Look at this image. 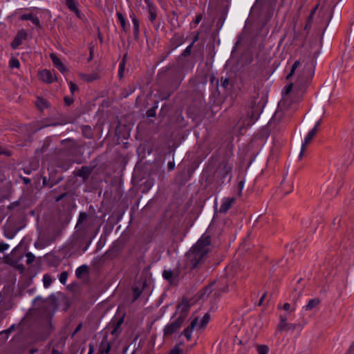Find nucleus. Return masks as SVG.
Segmentation results:
<instances>
[{
    "label": "nucleus",
    "mask_w": 354,
    "mask_h": 354,
    "mask_svg": "<svg viewBox=\"0 0 354 354\" xmlns=\"http://www.w3.org/2000/svg\"><path fill=\"white\" fill-rule=\"evenodd\" d=\"M33 305L37 308L39 313L42 315L41 339L46 340L54 330L51 319L57 308V299L53 295L46 299L38 296L34 299Z\"/></svg>",
    "instance_id": "f257e3e1"
},
{
    "label": "nucleus",
    "mask_w": 354,
    "mask_h": 354,
    "mask_svg": "<svg viewBox=\"0 0 354 354\" xmlns=\"http://www.w3.org/2000/svg\"><path fill=\"white\" fill-rule=\"evenodd\" d=\"M211 251V236L205 233L195 245L186 253L185 266L189 270H194L203 264Z\"/></svg>",
    "instance_id": "f03ea898"
},
{
    "label": "nucleus",
    "mask_w": 354,
    "mask_h": 354,
    "mask_svg": "<svg viewBox=\"0 0 354 354\" xmlns=\"http://www.w3.org/2000/svg\"><path fill=\"white\" fill-rule=\"evenodd\" d=\"M97 216L93 213H86L81 212L75 225L77 238L82 237L86 242V245L82 248L85 252L90 245L96 232L95 230V221Z\"/></svg>",
    "instance_id": "7ed1b4c3"
},
{
    "label": "nucleus",
    "mask_w": 354,
    "mask_h": 354,
    "mask_svg": "<svg viewBox=\"0 0 354 354\" xmlns=\"http://www.w3.org/2000/svg\"><path fill=\"white\" fill-rule=\"evenodd\" d=\"M184 78V73L182 70H177L174 71L171 77L168 80L169 88L173 91L178 89Z\"/></svg>",
    "instance_id": "20e7f679"
},
{
    "label": "nucleus",
    "mask_w": 354,
    "mask_h": 354,
    "mask_svg": "<svg viewBox=\"0 0 354 354\" xmlns=\"http://www.w3.org/2000/svg\"><path fill=\"white\" fill-rule=\"evenodd\" d=\"M184 322L177 318L174 322L167 324L164 328V336H170L178 331L182 326Z\"/></svg>",
    "instance_id": "39448f33"
},
{
    "label": "nucleus",
    "mask_w": 354,
    "mask_h": 354,
    "mask_svg": "<svg viewBox=\"0 0 354 354\" xmlns=\"http://www.w3.org/2000/svg\"><path fill=\"white\" fill-rule=\"evenodd\" d=\"M147 286V282L146 279H139L135 286H133V302L136 299L142 294V291L145 290V288Z\"/></svg>",
    "instance_id": "423d86ee"
},
{
    "label": "nucleus",
    "mask_w": 354,
    "mask_h": 354,
    "mask_svg": "<svg viewBox=\"0 0 354 354\" xmlns=\"http://www.w3.org/2000/svg\"><path fill=\"white\" fill-rule=\"evenodd\" d=\"M27 37L28 35L24 30L18 31L11 43V47L13 49H17L22 44V41L27 39Z\"/></svg>",
    "instance_id": "0eeeda50"
},
{
    "label": "nucleus",
    "mask_w": 354,
    "mask_h": 354,
    "mask_svg": "<svg viewBox=\"0 0 354 354\" xmlns=\"http://www.w3.org/2000/svg\"><path fill=\"white\" fill-rule=\"evenodd\" d=\"M62 145L64 147V150L66 153L74 155L77 149V145L76 142L72 139L64 140L62 142Z\"/></svg>",
    "instance_id": "6e6552de"
},
{
    "label": "nucleus",
    "mask_w": 354,
    "mask_h": 354,
    "mask_svg": "<svg viewBox=\"0 0 354 354\" xmlns=\"http://www.w3.org/2000/svg\"><path fill=\"white\" fill-rule=\"evenodd\" d=\"M190 305L187 301L183 300L180 304L178 305L177 310H180V315L178 317L179 319L185 322L187 317Z\"/></svg>",
    "instance_id": "1a4fd4ad"
},
{
    "label": "nucleus",
    "mask_w": 354,
    "mask_h": 354,
    "mask_svg": "<svg viewBox=\"0 0 354 354\" xmlns=\"http://www.w3.org/2000/svg\"><path fill=\"white\" fill-rule=\"evenodd\" d=\"M316 133H317L316 129H311L308 132V133L307 134V136L305 138L304 142L302 143L301 149V152H300V154H299V158H301V157H302V156L304 154V152L306 150V148L307 145L308 144H310V142L313 139V138L315 137Z\"/></svg>",
    "instance_id": "9d476101"
},
{
    "label": "nucleus",
    "mask_w": 354,
    "mask_h": 354,
    "mask_svg": "<svg viewBox=\"0 0 354 354\" xmlns=\"http://www.w3.org/2000/svg\"><path fill=\"white\" fill-rule=\"evenodd\" d=\"M92 171L93 169L91 167L83 166L75 172V176L81 177L84 181H86L92 173Z\"/></svg>",
    "instance_id": "9b49d317"
},
{
    "label": "nucleus",
    "mask_w": 354,
    "mask_h": 354,
    "mask_svg": "<svg viewBox=\"0 0 354 354\" xmlns=\"http://www.w3.org/2000/svg\"><path fill=\"white\" fill-rule=\"evenodd\" d=\"M232 169V162L230 159H224L220 164L219 169L224 176L230 174Z\"/></svg>",
    "instance_id": "f8f14e48"
},
{
    "label": "nucleus",
    "mask_w": 354,
    "mask_h": 354,
    "mask_svg": "<svg viewBox=\"0 0 354 354\" xmlns=\"http://www.w3.org/2000/svg\"><path fill=\"white\" fill-rule=\"evenodd\" d=\"M65 3L67 8L75 12L77 17H81V12L78 9V2L76 0H65Z\"/></svg>",
    "instance_id": "ddd939ff"
},
{
    "label": "nucleus",
    "mask_w": 354,
    "mask_h": 354,
    "mask_svg": "<svg viewBox=\"0 0 354 354\" xmlns=\"http://www.w3.org/2000/svg\"><path fill=\"white\" fill-rule=\"evenodd\" d=\"M234 201H235L234 198H225L223 200L219 212L221 213L227 212L231 208V207Z\"/></svg>",
    "instance_id": "4468645a"
},
{
    "label": "nucleus",
    "mask_w": 354,
    "mask_h": 354,
    "mask_svg": "<svg viewBox=\"0 0 354 354\" xmlns=\"http://www.w3.org/2000/svg\"><path fill=\"white\" fill-rule=\"evenodd\" d=\"M50 57L53 64L57 67L58 70H59L62 73H64L66 71H67V69L64 64L55 54L51 53Z\"/></svg>",
    "instance_id": "2eb2a0df"
},
{
    "label": "nucleus",
    "mask_w": 354,
    "mask_h": 354,
    "mask_svg": "<svg viewBox=\"0 0 354 354\" xmlns=\"http://www.w3.org/2000/svg\"><path fill=\"white\" fill-rule=\"evenodd\" d=\"M53 242V240H46V234H41L39 236L38 240L35 243V246L37 248L41 249L50 245Z\"/></svg>",
    "instance_id": "dca6fc26"
},
{
    "label": "nucleus",
    "mask_w": 354,
    "mask_h": 354,
    "mask_svg": "<svg viewBox=\"0 0 354 354\" xmlns=\"http://www.w3.org/2000/svg\"><path fill=\"white\" fill-rule=\"evenodd\" d=\"M41 79L46 83H52L54 82V77L52 73L48 70H43L39 73Z\"/></svg>",
    "instance_id": "f3484780"
},
{
    "label": "nucleus",
    "mask_w": 354,
    "mask_h": 354,
    "mask_svg": "<svg viewBox=\"0 0 354 354\" xmlns=\"http://www.w3.org/2000/svg\"><path fill=\"white\" fill-rule=\"evenodd\" d=\"M62 179L63 177H59L57 180H55L54 178H47L46 176H44L42 178V183L44 186L52 187L55 185L59 183Z\"/></svg>",
    "instance_id": "a211bd4d"
},
{
    "label": "nucleus",
    "mask_w": 354,
    "mask_h": 354,
    "mask_svg": "<svg viewBox=\"0 0 354 354\" xmlns=\"http://www.w3.org/2000/svg\"><path fill=\"white\" fill-rule=\"evenodd\" d=\"M35 105L38 109L42 111L44 109L48 108L50 104L47 100L43 97H37L35 102Z\"/></svg>",
    "instance_id": "6ab92c4d"
},
{
    "label": "nucleus",
    "mask_w": 354,
    "mask_h": 354,
    "mask_svg": "<svg viewBox=\"0 0 354 354\" xmlns=\"http://www.w3.org/2000/svg\"><path fill=\"white\" fill-rule=\"evenodd\" d=\"M216 284L215 282H212V283H210L209 285H208L207 286H206L205 288H204V291H205V293L204 294H207V295H209V294H211L213 291H214V289L212 288L213 286H214ZM221 292L218 291L217 288H216L214 290V296L215 297H219L221 295Z\"/></svg>",
    "instance_id": "aec40b11"
},
{
    "label": "nucleus",
    "mask_w": 354,
    "mask_h": 354,
    "mask_svg": "<svg viewBox=\"0 0 354 354\" xmlns=\"http://www.w3.org/2000/svg\"><path fill=\"white\" fill-rule=\"evenodd\" d=\"M259 116V110H257V109H255V110L252 109V113H251V115H250V121L247 124H240V127H248V126L252 125L258 119Z\"/></svg>",
    "instance_id": "412c9836"
},
{
    "label": "nucleus",
    "mask_w": 354,
    "mask_h": 354,
    "mask_svg": "<svg viewBox=\"0 0 354 354\" xmlns=\"http://www.w3.org/2000/svg\"><path fill=\"white\" fill-rule=\"evenodd\" d=\"M88 273V267L86 265H82L77 268L75 271V275L78 279H81L83 275Z\"/></svg>",
    "instance_id": "4be33fe9"
},
{
    "label": "nucleus",
    "mask_w": 354,
    "mask_h": 354,
    "mask_svg": "<svg viewBox=\"0 0 354 354\" xmlns=\"http://www.w3.org/2000/svg\"><path fill=\"white\" fill-rule=\"evenodd\" d=\"M82 133L84 138L91 139L93 138V133L92 131V129L88 125H84L81 127Z\"/></svg>",
    "instance_id": "5701e85b"
},
{
    "label": "nucleus",
    "mask_w": 354,
    "mask_h": 354,
    "mask_svg": "<svg viewBox=\"0 0 354 354\" xmlns=\"http://www.w3.org/2000/svg\"><path fill=\"white\" fill-rule=\"evenodd\" d=\"M124 322V315L118 319L116 322H114L112 323V325L113 326V329L111 331L112 335H116L118 333V330L121 326V325Z\"/></svg>",
    "instance_id": "b1692460"
},
{
    "label": "nucleus",
    "mask_w": 354,
    "mask_h": 354,
    "mask_svg": "<svg viewBox=\"0 0 354 354\" xmlns=\"http://www.w3.org/2000/svg\"><path fill=\"white\" fill-rule=\"evenodd\" d=\"M100 346H102L104 353L105 354H109L111 348V344L108 342L106 337L102 339Z\"/></svg>",
    "instance_id": "393cba45"
},
{
    "label": "nucleus",
    "mask_w": 354,
    "mask_h": 354,
    "mask_svg": "<svg viewBox=\"0 0 354 354\" xmlns=\"http://www.w3.org/2000/svg\"><path fill=\"white\" fill-rule=\"evenodd\" d=\"M241 59L243 61V65H248L252 62L253 57L251 53L247 52L242 55Z\"/></svg>",
    "instance_id": "a878e982"
},
{
    "label": "nucleus",
    "mask_w": 354,
    "mask_h": 354,
    "mask_svg": "<svg viewBox=\"0 0 354 354\" xmlns=\"http://www.w3.org/2000/svg\"><path fill=\"white\" fill-rule=\"evenodd\" d=\"M320 304V300L318 298L310 299L308 304L306 306V310H310L317 306Z\"/></svg>",
    "instance_id": "bb28decb"
},
{
    "label": "nucleus",
    "mask_w": 354,
    "mask_h": 354,
    "mask_svg": "<svg viewBox=\"0 0 354 354\" xmlns=\"http://www.w3.org/2000/svg\"><path fill=\"white\" fill-rule=\"evenodd\" d=\"M132 22L133 25V35L135 38L137 39L139 35V20L136 18H133Z\"/></svg>",
    "instance_id": "cd10ccee"
},
{
    "label": "nucleus",
    "mask_w": 354,
    "mask_h": 354,
    "mask_svg": "<svg viewBox=\"0 0 354 354\" xmlns=\"http://www.w3.org/2000/svg\"><path fill=\"white\" fill-rule=\"evenodd\" d=\"M171 44L176 48L183 42V38L181 36L175 35L171 39Z\"/></svg>",
    "instance_id": "c85d7f7f"
},
{
    "label": "nucleus",
    "mask_w": 354,
    "mask_h": 354,
    "mask_svg": "<svg viewBox=\"0 0 354 354\" xmlns=\"http://www.w3.org/2000/svg\"><path fill=\"white\" fill-rule=\"evenodd\" d=\"M221 86L225 89V90H230V88L232 87V83L230 82L229 79L225 77H221Z\"/></svg>",
    "instance_id": "c756f323"
},
{
    "label": "nucleus",
    "mask_w": 354,
    "mask_h": 354,
    "mask_svg": "<svg viewBox=\"0 0 354 354\" xmlns=\"http://www.w3.org/2000/svg\"><path fill=\"white\" fill-rule=\"evenodd\" d=\"M52 278L48 274H45L43 277V283L44 288H48L52 283Z\"/></svg>",
    "instance_id": "7c9ffc66"
},
{
    "label": "nucleus",
    "mask_w": 354,
    "mask_h": 354,
    "mask_svg": "<svg viewBox=\"0 0 354 354\" xmlns=\"http://www.w3.org/2000/svg\"><path fill=\"white\" fill-rule=\"evenodd\" d=\"M301 328V327L300 324L287 323L286 331V332L290 331V330L293 331L297 329L300 330Z\"/></svg>",
    "instance_id": "2f4dec72"
},
{
    "label": "nucleus",
    "mask_w": 354,
    "mask_h": 354,
    "mask_svg": "<svg viewBox=\"0 0 354 354\" xmlns=\"http://www.w3.org/2000/svg\"><path fill=\"white\" fill-rule=\"evenodd\" d=\"M145 3L147 6L148 12H153L157 10V7L155 6V4L152 2L151 0H144Z\"/></svg>",
    "instance_id": "473e14b6"
},
{
    "label": "nucleus",
    "mask_w": 354,
    "mask_h": 354,
    "mask_svg": "<svg viewBox=\"0 0 354 354\" xmlns=\"http://www.w3.org/2000/svg\"><path fill=\"white\" fill-rule=\"evenodd\" d=\"M210 320V315L209 313H206L204 315V316L203 317L201 321V323H200V326L201 328H204L206 326V325L207 324V323L209 322Z\"/></svg>",
    "instance_id": "72a5a7b5"
},
{
    "label": "nucleus",
    "mask_w": 354,
    "mask_h": 354,
    "mask_svg": "<svg viewBox=\"0 0 354 354\" xmlns=\"http://www.w3.org/2000/svg\"><path fill=\"white\" fill-rule=\"evenodd\" d=\"M157 108H158V102H156L155 103V105L152 108L147 110V111L146 113L147 116L149 118L155 117L156 116V111Z\"/></svg>",
    "instance_id": "f704fd0d"
},
{
    "label": "nucleus",
    "mask_w": 354,
    "mask_h": 354,
    "mask_svg": "<svg viewBox=\"0 0 354 354\" xmlns=\"http://www.w3.org/2000/svg\"><path fill=\"white\" fill-rule=\"evenodd\" d=\"M300 66V62L299 61H296L293 65L292 66V68H291V71L290 72V73L287 75L286 77V79L288 80L295 73V71L296 70V68Z\"/></svg>",
    "instance_id": "c9c22d12"
},
{
    "label": "nucleus",
    "mask_w": 354,
    "mask_h": 354,
    "mask_svg": "<svg viewBox=\"0 0 354 354\" xmlns=\"http://www.w3.org/2000/svg\"><path fill=\"white\" fill-rule=\"evenodd\" d=\"M316 9H317V8H315L311 10V12L306 20V24L305 29H306L308 26H311V24L313 23V15L315 13Z\"/></svg>",
    "instance_id": "e433bc0d"
},
{
    "label": "nucleus",
    "mask_w": 354,
    "mask_h": 354,
    "mask_svg": "<svg viewBox=\"0 0 354 354\" xmlns=\"http://www.w3.org/2000/svg\"><path fill=\"white\" fill-rule=\"evenodd\" d=\"M295 86V87H297L298 89H302L306 86V83L304 82V80L302 77H298Z\"/></svg>",
    "instance_id": "4c0bfd02"
},
{
    "label": "nucleus",
    "mask_w": 354,
    "mask_h": 354,
    "mask_svg": "<svg viewBox=\"0 0 354 354\" xmlns=\"http://www.w3.org/2000/svg\"><path fill=\"white\" fill-rule=\"evenodd\" d=\"M68 272H66V271L62 272L60 274L59 277L60 283H62L63 285H65L66 280L68 279Z\"/></svg>",
    "instance_id": "58836bf2"
},
{
    "label": "nucleus",
    "mask_w": 354,
    "mask_h": 354,
    "mask_svg": "<svg viewBox=\"0 0 354 354\" xmlns=\"http://www.w3.org/2000/svg\"><path fill=\"white\" fill-rule=\"evenodd\" d=\"M117 17H118V20L120 21V24H121V27L122 28V29L125 31V28H126V22H125V19L124 17H123L122 14L121 12H117Z\"/></svg>",
    "instance_id": "ea45409f"
},
{
    "label": "nucleus",
    "mask_w": 354,
    "mask_h": 354,
    "mask_svg": "<svg viewBox=\"0 0 354 354\" xmlns=\"http://www.w3.org/2000/svg\"><path fill=\"white\" fill-rule=\"evenodd\" d=\"M125 68L124 61H121L119 64L118 76L120 78H122L124 76V71Z\"/></svg>",
    "instance_id": "a19ab883"
},
{
    "label": "nucleus",
    "mask_w": 354,
    "mask_h": 354,
    "mask_svg": "<svg viewBox=\"0 0 354 354\" xmlns=\"http://www.w3.org/2000/svg\"><path fill=\"white\" fill-rule=\"evenodd\" d=\"M258 354H268V347L266 345H259L257 346Z\"/></svg>",
    "instance_id": "79ce46f5"
},
{
    "label": "nucleus",
    "mask_w": 354,
    "mask_h": 354,
    "mask_svg": "<svg viewBox=\"0 0 354 354\" xmlns=\"http://www.w3.org/2000/svg\"><path fill=\"white\" fill-rule=\"evenodd\" d=\"M162 277H164L165 279L169 281H171L173 272L171 270H164L162 273Z\"/></svg>",
    "instance_id": "37998d69"
},
{
    "label": "nucleus",
    "mask_w": 354,
    "mask_h": 354,
    "mask_svg": "<svg viewBox=\"0 0 354 354\" xmlns=\"http://www.w3.org/2000/svg\"><path fill=\"white\" fill-rule=\"evenodd\" d=\"M9 64L11 68H19L20 66L19 61L14 57L10 59Z\"/></svg>",
    "instance_id": "c03bdc74"
},
{
    "label": "nucleus",
    "mask_w": 354,
    "mask_h": 354,
    "mask_svg": "<svg viewBox=\"0 0 354 354\" xmlns=\"http://www.w3.org/2000/svg\"><path fill=\"white\" fill-rule=\"evenodd\" d=\"M26 264L27 265L31 264L35 261V257L31 252H27L26 254Z\"/></svg>",
    "instance_id": "a18cd8bd"
},
{
    "label": "nucleus",
    "mask_w": 354,
    "mask_h": 354,
    "mask_svg": "<svg viewBox=\"0 0 354 354\" xmlns=\"http://www.w3.org/2000/svg\"><path fill=\"white\" fill-rule=\"evenodd\" d=\"M192 329L187 327L186 328L184 329V330L182 333V334L186 337L188 341L190 340L192 338Z\"/></svg>",
    "instance_id": "49530a36"
},
{
    "label": "nucleus",
    "mask_w": 354,
    "mask_h": 354,
    "mask_svg": "<svg viewBox=\"0 0 354 354\" xmlns=\"http://www.w3.org/2000/svg\"><path fill=\"white\" fill-rule=\"evenodd\" d=\"M193 47V43H191L186 48L185 50L182 53L181 56L183 57H187L190 55L192 52V48Z\"/></svg>",
    "instance_id": "de8ad7c7"
},
{
    "label": "nucleus",
    "mask_w": 354,
    "mask_h": 354,
    "mask_svg": "<svg viewBox=\"0 0 354 354\" xmlns=\"http://www.w3.org/2000/svg\"><path fill=\"white\" fill-rule=\"evenodd\" d=\"M216 288L221 292H226L228 291V285L226 283H223L221 286H217Z\"/></svg>",
    "instance_id": "09e8293b"
},
{
    "label": "nucleus",
    "mask_w": 354,
    "mask_h": 354,
    "mask_svg": "<svg viewBox=\"0 0 354 354\" xmlns=\"http://www.w3.org/2000/svg\"><path fill=\"white\" fill-rule=\"evenodd\" d=\"M286 326H287V322H284V320H282V322H279V324H278V326H277V329H278L280 332L286 331Z\"/></svg>",
    "instance_id": "8fccbe9b"
},
{
    "label": "nucleus",
    "mask_w": 354,
    "mask_h": 354,
    "mask_svg": "<svg viewBox=\"0 0 354 354\" xmlns=\"http://www.w3.org/2000/svg\"><path fill=\"white\" fill-rule=\"evenodd\" d=\"M169 354H183V351L180 349L178 345H176L169 353Z\"/></svg>",
    "instance_id": "3c124183"
},
{
    "label": "nucleus",
    "mask_w": 354,
    "mask_h": 354,
    "mask_svg": "<svg viewBox=\"0 0 354 354\" xmlns=\"http://www.w3.org/2000/svg\"><path fill=\"white\" fill-rule=\"evenodd\" d=\"M64 103L67 106H70L71 104H72L74 102V99L73 97H68V96H66L64 97Z\"/></svg>",
    "instance_id": "603ef678"
},
{
    "label": "nucleus",
    "mask_w": 354,
    "mask_h": 354,
    "mask_svg": "<svg viewBox=\"0 0 354 354\" xmlns=\"http://www.w3.org/2000/svg\"><path fill=\"white\" fill-rule=\"evenodd\" d=\"M157 10L149 12V21L153 23L157 18Z\"/></svg>",
    "instance_id": "864d4df0"
},
{
    "label": "nucleus",
    "mask_w": 354,
    "mask_h": 354,
    "mask_svg": "<svg viewBox=\"0 0 354 354\" xmlns=\"http://www.w3.org/2000/svg\"><path fill=\"white\" fill-rule=\"evenodd\" d=\"M69 86H70V91L72 94H73L75 93V91L78 90L77 86L73 82H69Z\"/></svg>",
    "instance_id": "5fc2aeb1"
},
{
    "label": "nucleus",
    "mask_w": 354,
    "mask_h": 354,
    "mask_svg": "<svg viewBox=\"0 0 354 354\" xmlns=\"http://www.w3.org/2000/svg\"><path fill=\"white\" fill-rule=\"evenodd\" d=\"M33 14L32 13H30V14H24V15H22L21 17H20V19L21 20H30L31 21L32 17H33Z\"/></svg>",
    "instance_id": "6e6d98bb"
},
{
    "label": "nucleus",
    "mask_w": 354,
    "mask_h": 354,
    "mask_svg": "<svg viewBox=\"0 0 354 354\" xmlns=\"http://www.w3.org/2000/svg\"><path fill=\"white\" fill-rule=\"evenodd\" d=\"M31 21L33 24H35V26H37V27H41V24H40V21H39V18L35 16V15H33L32 19H31Z\"/></svg>",
    "instance_id": "4d7b16f0"
},
{
    "label": "nucleus",
    "mask_w": 354,
    "mask_h": 354,
    "mask_svg": "<svg viewBox=\"0 0 354 354\" xmlns=\"http://www.w3.org/2000/svg\"><path fill=\"white\" fill-rule=\"evenodd\" d=\"M20 205V202L19 201H15L13 203H11L9 206L8 207V209L10 210H13L17 207H18Z\"/></svg>",
    "instance_id": "13d9d810"
},
{
    "label": "nucleus",
    "mask_w": 354,
    "mask_h": 354,
    "mask_svg": "<svg viewBox=\"0 0 354 354\" xmlns=\"http://www.w3.org/2000/svg\"><path fill=\"white\" fill-rule=\"evenodd\" d=\"M68 192H65L64 193L57 196V197H55V201L58 202V201L63 200L68 196Z\"/></svg>",
    "instance_id": "bf43d9fd"
},
{
    "label": "nucleus",
    "mask_w": 354,
    "mask_h": 354,
    "mask_svg": "<svg viewBox=\"0 0 354 354\" xmlns=\"http://www.w3.org/2000/svg\"><path fill=\"white\" fill-rule=\"evenodd\" d=\"M71 122V120L67 118V117H64L62 119V121L60 122H58L57 124H54L53 125L55 126V125H57V124H59V125H62V124H67V123H69Z\"/></svg>",
    "instance_id": "052dcab7"
},
{
    "label": "nucleus",
    "mask_w": 354,
    "mask_h": 354,
    "mask_svg": "<svg viewBox=\"0 0 354 354\" xmlns=\"http://www.w3.org/2000/svg\"><path fill=\"white\" fill-rule=\"evenodd\" d=\"M98 78V75L97 74L88 75H87L86 80L88 82H92Z\"/></svg>",
    "instance_id": "680f3d73"
},
{
    "label": "nucleus",
    "mask_w": 354,
    "mask_h": 354,
    "mask_svg": "<svg viewBox=\"0 0 354 354\" xmlns=\"http://www.w3.org/2000/svg\"><path fill=\"white\" fill-rule=\"evenodd\" d=\"M174 91L171 90V91L169 93H160V97L162 100H167L170 95H171V93H173Z\"/></svg>",
    "instance_id": "e2e57ef3"
},
{
    "label": "nucleus",
    "mask_w": 354,
    "mask_h": 354,
    "mask_svg": "<svg viewBox=\"0 0 354 354\" xmlns=\"http://www.w3.org/2000/svg\"><path fill=\"white\" fill-rule=\"evenodd\" d=\"M9 248V245L7 243L3 242L0 243V252H3Z\"/></svg>",
    "instance_id": "0e129e2a"
},
{
    "label": "nucleus",
    "mask_w": 354,
    "mask_h": 354,
    "mask_svg": "<svg viewBox=\"0 0 354 354\" xmlns=\"http://www.w3.org/2000/svg\"><path fill=\"white\" fill-rule=\"evenodd\" d=\"M16 232H12V231L6 230L5 231V236L8 239H12L15 236Z\"/></svg>",
    "instance_id": "69168bd1"
},
{
    "label": "nucleus",
    "mask_w": 354,
    "mask_h": 354,
    "mask_svg": "<svg viewBox=\"0 0 354 354\" xmlns=\"http://www.w3.org/2000/svg\"><path fill=\"white\" fill-rule=\"evenodd\" d=\"M292 87H293V84L292 83H290L289 84L288 86H286L285 88V93L286 95H288V93H290V91H292Z\"/></svg>",
    "instance_id": "338daca9"
},
{
    "label": "nucleus",
    "mask_w": 354,
    "mask_h": 354,
    "mask_svg": "<svg viewBox=\"0 0 354 354\" xmlns=\"http://www.w3.org/2000/svg\"><path fill=\"white\" fill-rule=\"evenodd\" d=\"M346 354H354V342L350 346V348Z\"/></svg>",
    "instance_id": "774afa93"
}]
</instances>
